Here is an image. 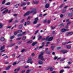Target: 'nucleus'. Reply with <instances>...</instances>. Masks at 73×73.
<instances>
[{
    "instance_id": "nucleus-1",
    "label": "nucleus",
    "mask_w": 73,
    "mask_h": 73,
    "mask_svg": "<svg viewBox=\"0 0 73 73\" xmlns=\"http://www.w3.org/2000/svg\"><path fill=\"white\" fill-rule=\"evenodd\" d=\"M36 8H34L33 9L32 11H28L26 13H25L24 15V17H25L26 16L29 15V13H33V14L35 15V14L37 13V11H36Z\"/></svg>"
},
{
    "instance_id": "nucleus-2",
    "label": "nucleus",
    "mask_w": 73,
    "mask_h": 73,
    "mask_svg": "<svg viewBox=\"0 0 73 73\" xmlns=\"http://www.w3.org/2000/svg\"><path fill=\"white\" fill-rule=\"evenodd\" d=\"M44 53V51L41 52H40V54L38 58H40L41 59V60L42 61H45V60L44 59V58H43V53Z\"/></svg>"
},
{
    "instance_id": "nucleus-3",
    "label": "nucleus",
    "mask_w": 73,
    "mask_h": 73,
    "mask_svg": "<svg viewBox=\"0 0 73 73\" xmlns=\"http://www.w3.org/2000/svg\"><path fill=\"white\" fill-rule=\"evenodd\" d=\"M53 37H50L49 38V36H48L46 38V40L48 41H50L53 40Z\"/></svg>"
},
{
    "instance_id": "nucleus-4",
    "label": "nucleus",
    "mask_w": 73,
    "mask_h": 73,
    "mask_svg": "<svg viewBox=\"0 0 73 73\" xmlns=\"http://www.w3.org/2000/svg\"><path fill=\"white\" fill-rule=\"evenodd\" d=\"M27 63H30L32 64L33 63V61H32V58H28V60L27 61Z\"/></svg>"
},
{
    "instance_id": "nucleus-5",
    "label": "nucleus",
    "mask_w": 73,
    "mask_h": 73,
    "mask_svg": "<svg viewBox=\"0 0 73 73\" xmlns=\"http://www.w3.org/2000/svg\"><path fill=\"white\" fill-rule=\"evenodd\" d=\"M68 31H69V30L68 29H63L61 30V32H65Z\"/></svg>"
},
{
    "instance_id": "nucleus-6",
    "label": "nucleus",
    "mask_w": 73,
    "mask_h": 73,
    "mask_svg": "<svg viewBox=\"0 0 73 73\" xmlns=\"http://www.w3.org/2000/svg\"><path fill=\"white\" fill-rule=\"evenodd\" d=\"M5 47V46L4 45H3L1 46V50H2L1 51V52H4V51H5V50H3V49H4L5 48V47Z\"/></svg>"
},
{
    "instance_id": "nucleus-7",
    "label": "nucleus",
    "mask_w": 73,
    "mask_h": 73,
    "mask_svg": "<svg viewBox=\"0 0 73 73\" xmlns=\"http://www.w3.org/2000/svg\"><path fill=\"white\" fill-rule=\"evenodd\" d=\"M8 11H9V10L8 9H6L2 13L3 14V13H7V12H8Z\"/></svg>"
},
{
    "instance_id": "nucleus-8",
    "label": "nucleus",
    "mask_w": 73,
    "mask_h": 73,
    "mask_svg": "<svg viewBox=\"0 0 73 73\" xmlns=\"http://www.w3.org/2000/svg\"><path fill=\"white\" fill-rule=\"evenodd\" d=\"M61 52L63 53H67L68 52V51L67 50H62Z\"/></svg>"
},
{
    "instance_id": "nucleus-9",
    "label": "nucleus",
    "mask_w": 73,
    "mask_h": 73,
    "mask_svg": "<svg viewBox=\"0 0 73 73\" xmlns=\"http://www.w3.org/2000/svg\"><path fill=\"white\" fill-rule=\"evenodd\" d=\"M69 43H71V41H69L68 42H63L62 43V45H66V44H69Z\"/></svg>"
},
{
    "instance_id": "nucleus-10",
    "label": "nucleus",
    "mask_w": 73,
    "mask_h": 73,
    "mask_svg": "<svg viewBox=\"0 0 73 73\" xmlns=\"http://www.w3.org/2000/svg\"><path fill=\"white\" fill-rule=\"evenodd\" d=\"M49 7V5L48 4H47L45 5V8H48Z\"/></svg>"
},
{
    "instance_id": "nucleus-11",
    "label": "nucleus",
    "mask_w": 73,
    "mask_h": 73,
    "mask_svg": "<svg viewBox=\"0 0 73 73\" xmlns=\"http://www.w3.org/2000/svg\"><path fill=\"white\" fill-rule=\"evenodd\" d=\"M38 63L39 64L41 65V64H43V62L39 60L38 61Z\"/></svg>"
},
{
    "instance_id": "nucleus-12",
    "label": "nucleus",
    "mask_w": 73,
    "mask_h": 73,
    "mask_svg": "<svg viewBox=\"0 0 73 73\" xmlns=\"http://www.w3.org/2000/svg\"><path fill=\"white\" fill-rule=\"evenodd\" d=\"M11 66H8V67H7L6 68V70H9V68H11Z\"/></svg>"
},
{
    "instance_id": "nucleus-13",
    "label": "nucleus",
    "mask_w": 73,
    "mask_h": 73,
    "mask_svg": "<svg viewBox=\"0 0 73 73\" xmlns=\"http://www.w3.org/2000/svg\"><path fill=\"white\" fill-rule=\"evenodd\" d=\"M66 46L67 49H70L71 48V46L70 45H67Z\"/></svg>"
},
{
    "instance_id": "nucleus-14",
    "label": "nucleus",
    "mask_w": 73,
    "mask_h": 73,
    "mask_svg": "<svg viewBox=\"0 0 73 73\" xmlns=\"http://www.w3.org/2000/svg\"><path fill=\"white\" fill-rule=\"evenodd\" d=\"M0 40H1V41H4L5 39L3 37H2L0 39Z\"/></svg>"
},
{
    "instance_id": "nucleus-15",
    "label": "nucleus",
    "mask_w": 73,
    "mask_h": 73,
    "mask_svg": "<svg viewBox=\"0 0 73 73\" xmlns=\"http://www.w3.org/2000/svg\"><path fill=\"white\" fill-rule=\"evenodd\" d=\"M73 32L68 33L67 34V35H73Z\"/></svg>"
},
{
    "instance_id": "nucleus-16",
    "label": "nucleus",
    "mask_w": 73,
    "mask_h": 73,
    "mask_svg": "<svg viewBox=\"0 0 73 73\" xmlns=\"http://www.w3.org/2000/svg\"><path fill=\"white\" fill-rule=\"evenodd\" d=\"M23 25H20L19 27V29H21V28H22V27H23Z\"/></svg>"
},
{
    "instance_id": "nucleus-17",
    "label": "nucleus",
    "mask_w": 73,
    "mask_h": 73,
    "mask_svg": "<svg viewBox=\"0 0 73 73\" xmlns=\"http://www.w3.org/2000/svg\"><path fill=\"white\" fill-rule=\"evenodd\" d=\"M3 25H4V24L2 23H0V28H1L3 27Z\"/></svg>"
},
{
    "instance_id": "nucleus-18",
    "label": "nucleus",
    "mask_w": 73,
    "mask_h": 73,
    "mask_svg": "<svg viewBox=\"0 0 73 73\" xmlns=\"http://www.w3.org/2000/svg\"><path fill=\"white\" fill-rule=\"evenodd\" d=\"M7 8H8V7H7L4 8L3 9H2L1 10V12H3V11H4V9H7Z\"/></svg>"
},
{
    "instance_id": "nucleus-19",
    "label": "nucleus",
    "mask_w": 73,
    "mask_h": 73,
    "mask_svg": "<svg viewBox=\"0 0 73 73\" xmlns=\"http://www.w3.org/2000/svg\"><path fill=\"white\" fill-rule=\"evenodd\" d=\"M27 4L25 3H23L21 4V6H23V5H25Z\"/></svg>"
},
{
    "instance_id": "nucleus-20",
    "label": "nucleus",
    "mask_w": 73,
    "mask_h": 73,
    "mask_svg": "<svg viewBox=\"0 0 73 73\" xmlns=\"http://www.w3.org/2000/svg\"><path fill=\"white\" fill-rule=\"evenodd\" d=\"M48 69L50 70V71H52L53 70V68L51 67H50L48 68Z\"/></svg>"
},
{
    "instance_id": "nucleus-21",
    "label": "nucleus",
    "mask_w": 73,
    "mask_h": 73,
    "mask_svg": "<svg viewBox=\"0 0 73 73\" xmlns=\"http://www.w3.org/2000/svg\"><path fill=\"white\" fill-rule=\"evenodd\" d=\"M35 21L37 22V21H38V17L35 18Z\"/></svg>"
},
{
    "instance_id": "nucleus-22",
    "label": "nucleus",
    "mask_w": 73,
    "mask_h": 73,
    "mask_svg": "<svg viewBox=\"0 0 73 73\" xmlns=\"http://www.w3.org/2000/svg\"><path fill=\"white\" fill-rule=\"evenodd\" d=\"M60 27H63L64 26V24L63 23H62L60 25Z\"/></svg>"
},
{
    "instance_id": "nucleus-23",
    "label": "nucleus",
    "mask_w": 73,
    "mask_h": 73,
    "mask_svg": "<svg viewBox=\"0 0 73 73\" xmlns=\"http://www.w3.org/2000/svg\"><path fill=\"white\" fill-rule=\"evenodd\" d=\"M37 44V42H35L33 43L32 45L33 46H34V45H35Z\"/></svg>"
},
{
    "instance_id": "nucleus-24",
    "label": "nucleus",
    "mask_w": 73,
    "mask_h": 73,
    "mask_svg": "<svg viewBox=\"0 0 73 73\" xmlns=\"http://www.w3.org/2000/svg\"><path fill=\"white\" fill-rule=\"evenodd\" d=\"M73 15V14L72 13H70L68 14V16H72Z\"/></svg>"
},
{
    "instance_id": "nucleus-25",
    "label": "nucleus",
    "mask_w": 73,
    "mask_h": 73,
    "mask_svg": "<svg viewBox=\"0 0 73 73\" xmlns=\"http://www.w3.org/2000/svg\"><path fill=\"white\" fill-rule=\"evenodd\" d=\"M21 57V55H20L18 56H17L16 58H19L20 59V58Z\"/></svg>"
},
{
    "instance_id": "nucleus-26",
    "label": "nucleus",
    "mask_w": 73,
    "mask_h": 73,
    "mask_svg": "<svg viewBox=\"0 0 73 73\" xmlns=\"http://www.w3.org/2000/svg\"><path fill=\"white\" fill-rule=\"evenodd\" d=\"M64 60H65V58H63V59H62L60 60V61H63Z\"/></svg>"
},
{
    "instance_id": "nucleus-27",
    "label": "nucleus",
    "mask_w": 73,
    "mask_h": 73,
    "mask_svg": "<svg viewBox=\"0 0 73 73\" xmlns=\"http://www.w3.org/2000/svg\"><path fill=\"white\" fill-rule=\"evenodd\" d=\"M46 53L48 54H49L50 53V51H46Z\"/></svg>"
},
{
    "instance_id": "nucleus-28",
    "label": "nucleus",
    "mask_w": 73,
    "mask_h": 73,
    "mask_svg": "<svg viewBox=\"0 0 73 73\" xmlns=\"http://www.w3.org/2000/svg\"><path fill=\"white\" fill-rule=\"evenodd\" d=\"M13 21V19H11L9 21V23H11V22H12V21Z\"/></svg>"
},
{
    "instance_id": "nucleus-29",
    "label": "nucleus",
    "mask_w": 73,
    "mask_h": 73,
    "mask_svg": "<svg viewBox=\"0 0 73 73\" xmlns=\"http://www.w3.org/2000/svg\"><path fill=\"white\" fill-rule=\"evenodd\" d=\"M38 32V30L36 31L34 33V35H36V34H37Z\"/></svg>"
},
{
    "instance_id": "nucleus-30",
    "label": "nucleus",
    "mask_w": 73,
    "mask_h": 73,
    "mask_svg": "<svg viewBox=\"0 0 73 73\" xmlns=\"http://www.w3.org/2000/svg\"><path fill=\"white\" fill-rule=\"evenodd\" d=\"M23 36V34H20L18 35H17L18 37H19V36Z\"/></svg>"
},
{
    "instance_id": "nucleus-31",
    "label": "nucleus",
    "mask_w": 73,
    "mask_h": 73,
    "mask_svg": "<svg viewBox=\"0 0 73 73\" xmlns=\"http://www.w3.org/2000/svg\"><path fill=\"white\" fill-rule=\"evenodd\" d=\"M38 1H36V2H34V3L35 4H37L38 3Z\"/></svg>"
},
{
    "instance_id": "nucleus-32",
    "label": "nucleus",
    "mask_w": 73,
    "mask_h": 73,
    "mask_svg": "<svg viewBox=\"0 0 73 73\" xmlns=\"http://www.w3.org/2000/svg\"><path fill=\"white\" fill-rule=\"evenodd\" d=\"M14 45H15V44L11 45H9V47H11V46H13Z\"/></svg>"
},
{
    "instance_id": "nucleus-33",
    "label": "nucleus",
    "mask_w": 73,
    "mask_h": 73,
    "mask_svg": "<svg viewBox=\"0 0 73 73\" xmlns=\"http://www.w3.org/2000/svg\"><path fill=\"white\" fill-rule=\"evenodd\" d=\"M14 37H15V36H11L10 37V39H12L13 38H14Z\"/></svg>"
},
{
    "instance_id": "nucleus-34",
    "label": "nucleus",
    "mask_w": 73,
    "mask_h": 73,
    "mask_svg": "<svg viewBox=\"0 0 73 73\" xmlns=\"http://www.w3.org/2000/svg\"><path fill=\"white\" fill-rule=\"evenodd\" d=\"M18 33V32L17 31V32H15L14 33V35H16L17 34V33Z\"/></svg>"
},
{
    "instance_id": "nucleus-35",
    "label": "nucleus",
    "mask_w": 73,
    "mask_h": 73,
    "mask_svg": "<svg viewBox=\"0 0 73 73\" xmlns=\"http://www.w3.org/2000/svg\"><path fill=\"white\" fill-rule=\"evenodd\" d=\"M42 38V36H40L39 37L38 40H40V39Z\"/></svg>"
},
{
    "instance_id": "nucleus-36",
    "label": "nucleus",
    "mask_w": 73,
    "mask_h": 73,
    "mask_svg": "<svg viewBox=\"0 0 73 73\" xmlns=\"http://www.w3.org/2000/svg\"><path fill=\"white\" fill-rule=\"evenodd\" d=\"M64 70H61L60 72V73H63V72H64Z\"/></svg>"
},
{
    "instance_id": "nucleus-37",
    "label": "nucleus",
    "mask_w": 73,
    "mask_h": 73,
    "mask_svg": "<svg viewBox=\"0 0 73 73\" xmlns=\"http://www.w3.org/2000/svg\"><path fill=\"white\" fill-rule=\"evenodd\" d=\"M5 5H10V3H6Z\"/></svg>"
},
{
    "instance_id": "nucleus-38",
    "label": "nucleus",
    "mask_w": 73,
    "mask_h": 73,
    "mask_svg": "<svg viewBox=\"0 0 73 73\" xmlns=\"http://www.w3.org/2000/svg\"><path fill=\"white\" fill-rule=\"evenodd\" d=\"M51 48L52 50H53V49L54 48V46H52L51 47Z\"/></svg>"
},
{
    "instance_id": "nucleus-39",
    "label": "nucleus",
    "mask_w": 73,
    "mask_h": 73,
    "mask_svg": "<svg viewBox=\"0 0 73 73\" xmlns=\"http://www.w3.org/2000/svg\"><path fill=\"white\" fill-rule=\"evenodd\" d=\"M32 42V40H31L30 41H29L27 42V43H31V42Z\"/></svg>"
},
{
    "instance_id": "nucleus-40",
    "label": "nucleus",
    "mask_w": 73,
    "mask_h": 73,
    "mask_svg": "<svg viewBox=\"0 0 73 73\" xmlns=\"http://www.w3.org/2000/svg\"><path fill=\"white\" fill-rule=\"evenodd\" d=\"M8 58V56H5L4 58V59H6V58Z\"/></svg>"
},
{
    "instance_id": "nucleus-41",
    "label": "nucleus",
    "mask_w": 73,
    "mask_h": 73,
    "mask_svg": "<svg viewBox=\"0 0 73 73\" xmlns=\"http://www.w3.org/2000/svg\"><path fill=\"white\" fill-rule=\"evenodd\" d=\"M25 49H23L22 51H21V52L23 53V52H25Z\"/></svg>"
},
{
    "instance_id": "nucleus-42",
    "label": "nucleus",
    "mask_w": 73,
    "mask_h": 73,
    "mask_svg": "<svg viewBox=\"0 0 73 73\" xmlns=\"http://www.w3.org/2000/svg\"><path fill=\"white\" fill-rule=\"evenodd\" d=\"M69 19H66V22L67 23V22H69Z\"/></svg>"
},
{
    "instance_id": "nucleus-43",
    "label": "nucleus",
    "mask_w": 73,
    "mask_h": 73,
    "mask_svg": "<svg viewBox=\"0 0 73 73\" xmlns=\"http://www.w3.org/2000/svg\"><path fill=\"white\" fill-rule=\"evenodd\" d=\"M26 38V37H25V36H24L23 38V39L24 40H25Z\"/></svg>"
},
{
    "instance_id": "nucleus-44",
    "label": "nucleus",
    "mask_w": 73,
    "mask_h": 73,
    "mask_svg": "<svg viewBox=\"0 0 73 73\" xmlns=\"http://www.w3.org/2000/svg\"><path fill=\"white\" fill-rule=\"evenodd\" d=\"M51 28L52 29H54V28H55V27H52V26H51Z\"/></svg>"
},
{
    "instance_id": "nucleus-45",
    "label": "nucleus",
    "mask_w": 73,
    "mask_h": 73,
    "mask_svg": "<svg viewBox=\"0 0 73 73\" xmlns=\"http://www.w3.org/2000/svg\"><path fill=\"white\" fill-rule=\"evenodd\" d=\"M13 65H16V62H14L13 64Z\"/></svg>"
},
{
    "instance_id": "nucleus-46",
    "label": "nucleus",
    "mask_w": 73,
    "mask_h": 73,
    "mask_svg": "<svg viewBox=\"0 0 73 73\" xmlns=\"http://www.w3.org/2000/svg\"><path fill=\"white\" fill-rule=\"evenodd\" d=\"M22 31H21V30H18L17 31L18 33V32H21Z\"/></svg>"
},
{
    "instance_id": "nucleus-47",
    "label": "nucleus",
    "mask_w": 73,
    "mask_h": 73,
    "mask_svg": "<svg viewBox=\"0 0 73 73\" xmlns=\"http://www.w3.org/2000/svg\"><path fill=\"white\" fill-rule=\"evenodd\" d=\"M71 23V22H69L68 23H67V25H69V24H70Z\"/></svg>"
},
{
    "instance_id": "nucleus-48",
    "label": "nucleus",
    "mask_w": 73,
    "mask_h": 73,
    "mask_svg": "<svg viewBox=\"0 0 73 73\" xmlns=\"http://www.w3.org/2000/svg\"><path fill=\"white\" fill-rule=\"evenodd\" d=\"M68 64H69V65H70V64H71V62H68Z\"/></svg>"
},
{
    "instance_id": "nucleus-49",
    "label": "nucleus",
    "mask_w": 73,
    "mask_h": 73,
    "mask_svg": "<svg viewBox=\"0 0 73 73\" xmlns=\"http://www.w3.org/2000/svg\"><path fill=\"white\" fill-rule=\"evenodd\" d=\"M37 23V21H35L34 22L33 24H35Z\"/></svg>"
},
{
    "instance_id": "nucleus-50",
    "label": "nucleus",
    "mask_w": 73,
    "mask_h": 73,
    "mask_svg": "<svg viewBox=\"0 0 73 73\" xmlns=\"http://www.w3.org/2000/svg\"><path fill=\"white\" fill-rule=\"evenodd\" d=\"M21 38H17V40H20V39H21Z\"/></svg>"
},
{
    "instance_id": "nucleus-51",
    "label": "nucleus",
    "mask_w": 73,
    "mask_h": 73,
    "mask_svg": "<svg viewBox=\"0 0 73 73\" xmlns=\"http://www.w3.org/2000/svg\"><path fill=\"white\" fill-rule=\"evenodd\" d=\"M27 22H25V23L24 24V25L25 26H26V25H27Z\"/></svg>"
},
{
    "instance_id": "nucleus-52",
    "label": "nucleus",
    "mask_w": 73,
    "mask_h": 73,
    "mask_svg": "<svg viewBox=\"0 0 73 73\" xmlns=\"http://www.w3.org/2000/svg\"><path fill=\"white\" fill-rule=\"evenodd\" d=\"M57 58V57L56 56L54 58V60H56Z\"/></svg>"
},
{
    "instance_id": "nucleus-53",
    "label": "nucleus",
    "mask_w": 73,
    "mask_h": 73,
    "mask_svg": "<svg viewBox=\"0 0 73 73\" xmlns=\"http://www.w3.org/2000/svg\"><path fill=\"white\" fill-rule=\"evenodd\" d=\"M43 46H40V47H39V48L40 49V48H43Z\"/></svg>"
},
{
    "instance_id": "nucleus-54",
    "label": "nucleus",
    "mask_w": 73,
    "mask_h": 73,
    "mask_svg": "<svg viewBox=\"0 0 73 73\" xmlns=\"http://www.w3.org/2000/svg\"><path fill=\"white\" fill-rule=\"evenodd\" d=\"M27 24H30V22L29 21H27Z\"/></svg>"
},
{
    "instance_id": "nucleus-55",
    "label": "nucleus",
    "mask_w": 73,
    "mask_h": 73,
    "mask_svg": "<svg viewBox=\"0 0 73 73\" xmlns=\"http://www.w3.org/2000/svg\"><path fill=\"white\" fill-rule=\"evenodd\" d=\"M17 5V4H16V5H15V8H18V7L16 6V5Z\"/></svg>"
},
{
    "instance_id": "nucleus-56",
    "label": "nucleus",
    "mask_w": 73,
    "mask_h": 73,
    "mask_svg": "<svg viewBox=\"0 0 73 73\" xmlns=\"http://www.w3.org/2000/svg\"><path fill=\"white\" fill-rule=\"evenodd\" d=\"M29 71H30L29 70H27V71L26 73H29Z\"/></svg>"
},
{
    "instance_id": "nucleus-57",
    "label": "nucleus",
    "mask_w": 73,
    "mask_h": 73,
    "mask_svg": "<svg viewBox=\"0 0 73 73\" xmlns=\"http://www.w3.org/2000/svg\"><path fill=\"white\" fill-rule=\"evenodd\" d=\"M19 70H20V68H18L17 69V71L18 72V71H19Z\"/></svg>"
},
{
    "instance_id": "nucleus-58",
    "label": "nucleus",
    "mask_w": 73,
    "mask_h": 73,
    "mask_svg": "<svg viewBox=\"0 0 73 73\" xmlns=\"http://www.w3.org/2000/svg\"><path fill=\"white\" fill-rule=\"evenodd\" d=\"M20 59H21V60H23V58L22 56H21Z\"/></svg>"
},
{
    "instance_id": "nucleus-59",
    "label": "nucleus",
    "mask_w": 73,
    "mask_h": 73,
    "mask_svg": "<svg viewBox=\"0 0 73 73\" xmlns=\"http://www.w3.org/2000/svg\"><path fill=\"white\" fill-rule=\"evenodd\" d=\"M60 17L61 18H62V17H63V15L62 14L60 15Z\"/></svg>"
},
{
    "instance_id": "nucleus-60",
    "label": "nucleus",
    "mask_w": 73,
    "mask_h": 73,
    "mask_svg": "<svg viewBox=\"0 0 73 73\" xmlns=\"http://www.w3.org/2000/svg\"><path fill=\"white\" fill-rule=\"evenodd\" d=\"M5 0L3 2H2V4H4V3H5Z\"/></svg>"
},
{
    "instance_id": "nucleus-61",
    "label": "nucleus",
    "mask_w": 73,
    "mask_h": 73,
    "mask_svg": "<svg viewBox=\"0 0 73 73\" xmlns=\"http://www.w3.org/2000/svg\"><path fill=\"white\" fill-rule=\"evenodd\" d=\"M22 35H25V32L23 33H22Z\"/></svg>"
},
{
    "instance_id": "nucleus-62",
    "label": "nucleus",
    "mask_w": 73,
    "mask_h": 73,
    "mask_svg": "<svg viewBox=\"0 0 73 73\" xmlns=\"http://www.w3.org/2000/svg\"><path fill=\"white\" fill-rule=\"evenodd\" d=\"M31 18V17L30 16H29L27 18V20H29V19H30V18Z\"/></svg>"
},
{
    "instance_id": "nucleus-63",
    "label": "nucleus",
    "mask_w": 73,
    "mask_h": 73,
    "mask_svg": "<svg viewBox=\"0 0 73 73\" xmlns=\"http://www.w3.org/2000/svg\"><path fill=\"white\" fill-rule=\"evenodd\" d=\"M70 67H64V68H68V69H69V68Z\"/></svg>"
},
{
    "instance_id": "nucleus-64",
    "label": "nucleus",
    "mask_w": 73,
    "mask_h": 73,
    "mask_svg": "<svg viewBox=\"0 0 73 73\" xmlns=\"http://www.w3.org/2000/svg\"><path fill=\"white\" fill-rule=\"evenodd\" d=\"M25 70H23L22 71V73H24L25 72Z\"/></svg>"
}]
</instances>
